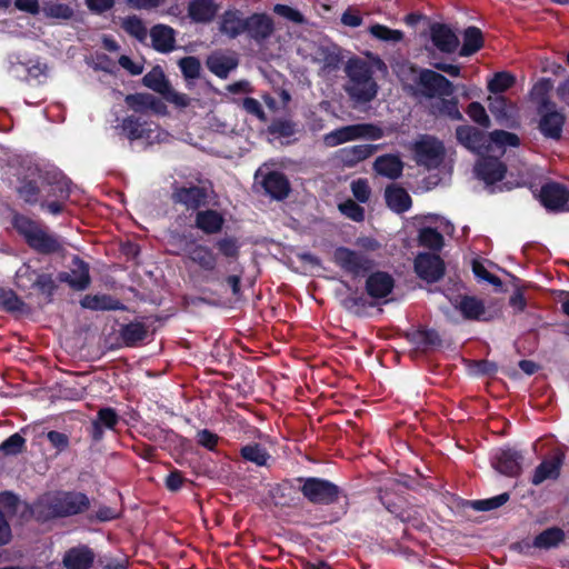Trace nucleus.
<instances>
[{
    "label": "nucleus",
    "mask_w": 569,
    "mask_h": 569,
    "mask_svg": "<svg viewBox=\"0 0 569 569\" xmlns=\"http://www.w3.org/2000/svg\"><path fill=\"white\" fill-rule=\"evenodd\" d=\"M11 223L13 229L24 239L29 248L40 254H53L62 250L58 237L48 233L36 220L14 212Z\"/></svg>",
    "instance_id": "obj_1"
},
{
    "label": "nucleus",
    "mask_w": 569,
    "mask_h": 569,
    "mask_svg": "<svg viewBox=\"0 0 569 569\" xmlns=\"http://www.w3.org/2000/svg\"><path fill=\"white\" fill-rule=\"evenodd\" d=\"M299 491L313 506H331L341 497L348 499L345 491L335 482L320 477H298Z\"/></svg>",
    "instance_id": "obj_2"
},
{
    "label": "nucleus",
    "mask_w": 569,
    "mask_h": 569,
    "mask_svg": "<svg viewBox=\"0 0 569 569\" xmlns=\"http://www.w3.org/2000/svg\"><path fill=\"white\" fill-rule=\"evenodd\" d=\"M413 94L426 99L451 97L455 92L453 83L443 74L431 69H419L415 78Z\"/></svg>",
    "instance_id": "obj_3"
},
{
    "label": "nucleus",
    "mask_w": 569,
    "mask_h": 569,
    "mask_svg": "<svg viewBox=\"0 0 569 569\" xmlns=\"http://www.w3.org/2000/svg\"><path fill=\"white\" fill-rule=\"evenodd\" d=\"M332 261L353 279L367 276L375 268L373 260L366 253L343 246L335 249Z\"/></svg>",
    "instance_id": "obj_4"
},
{
    "label": "nucleus",
    "mask_w": 569,
    "mask_h": 569,
    "mask_svg": "<svg viewBox=\"0 0 569 569\" xmlns=\"http://www.w3.org/2000/svg\"><path fill=\"white\" fill-rule=\"evenodd\" d=\"M177 239L183 242L184 257L207 273H213L218 267V253L204 243H199L192 234L178 233Z\"/></svg>",
    "instance_id": "obj_5"
},
{
    "label": "nucleus",
    "mask_w": 569,
    "mask_h": 569,
    "mask_svg": "<svg viewBox=\"0 0 569 569\" xmlns=\"http://www.w3.org/2000/svg\"><path fill=\"white\" fill-rule=\"evenodd\" d=\"M142 84L161 94L164 100L179 108L190 104V98L186 93L177 92L170 84L161 67H153L142 78Z\"/></svg>",
    "instance_id": "obj_6"
},
{
    "label": "nucleus",
    "mask_w": 569,
    "mask_h": 569,
    "mask_svg": "<svg viewBox=\"0 0 569 569\" xmlns=\"http://www.w3.org/2000/svg\"><path fill=\"white\" fill-rule=\"evenodd\" d=\"M21 518H34L36 521L40 523L61 519L57 493L46 492L37 498L32 503L23 502Z\"/></svg>",
    "instance_id": "obj_7"
},
{
    "label": "nucleus",
    "mask_w": 569,
    "mask_h": 569,
    "mask_svg": "<svg viewBox=\"0 0 569 569\" xmlns=\"http://www.w3.org/2000/svg\"><path fill=\"white\" fill-rule=\"evenodd\" d=\"M209 194L206 187L190 184V186H177L172 187L171 201L174 204H180L187 210L197 212L199 209L206 207Z\"/></svg>",
    "instance_id": "obj_8"
},
{
    "label": "nucleus",
    "mask_w": 569,
    "mask_h": 569,
    "mask_svg": "<svg viewBox=\"0 0 569 569\" xmlns=\"http://www.w3.org/2000/svg\"><path fill=\"white\" fill-rule=\"evenodd\" d=\"M413 267L417 276L428 283L438 282L446 272V266L441 257L430 252L418 253Z\"/></svg>",
    "instance_id": "obj_9"
},
{
    "label": "nucleus",
    "mask_w": 569,
    "mask_h": 569,
    "mask_svg": "<svg viewBox=\"0 0 569 569\" xmlns=\"http://www.w3.org/2000/svg\"><path fill=\"white\" fill-rule=\"evenodd\" d=\"M274 32V21L266 12L252 13L244 18V33L257 44L264 43Z\"/></svg>",
    "instance_id": "obj_10"
},
{
    "label": "nucleus",
    "mask_w": 569,
    "mask_h": 569,
    "mask_svg": "<svg viewBox=\"0 0 569 569\" xmlns=\"http://www.w3.org/2000/svg\"><path fill=\"white\" fill-rule=\"evenodd\" d=\"M537 114L539 116L538 129L540 133L546 139L559 141L562 137L566 116L557 110V106L541 110L538 109Z\"/></svg>",
    "instance_id": "obj_11"
},
{
    "label": "nucleus",
    "mask_w": 569,
    "mask_h": 569,
    "mask_svg": "<svg viewBox=\"0 0 569 569\" xmlns=\"http://www.w3.org/2000/svg\"><path fill=\"white\" fill-rule=\"evenodd\" d=\"M523 456L515 448H500L492 456V467L507 477H518L522 470Z\"/></svg>",
    "instance_id": "obj_12"
},
{
    "label": "nucleus",
    "mask_w": 569,
    "mask_h": 569,
    "mask_svg": "<svg viewBox=\"0 0 569 569\" xmlns=\"http://www.w3.org/2000/svg\"><path fill=\"white\" fill-rule=\"evenodd\" d=\"M42 196L46 199L68 200L71 181L62 172L47 171L40 176Z\"/></svg>",
    "instance_id": "obj_13"
},
{
    "label": "nucleus",
    "mask_w": 569,
    "mask_h": 569,
    "mask_svg": "<svg viewBox=\"0 0 569 569\" xmlns=\"http://www.w3.org/2000/svg\"><path fill=\"white\" fill-rule=\"evenodd\" d=\"M40 176L42 172L34 168L28 174L18 178L17 194L29 206L38 204L43 199Z\"/></svg>",
    "instance_id": "obj_14"
},
{
    "label": "nucleus",
    "mask_w": 569,
    "mask_h": 569,
    "mask_svg": "<svg viewBox=\"0 0 569 569\" xmlns=\"http://www.w3.org/2000/svg\"><path fill=\"white\" fill-rule=\"evenodd\" d=\"M61 518L81 515L89 510L90 499L80 491H56Z\"/></svg>",
    "instance_id": "obj_15"
},
{
    "label": "nucleus",
    "mask_w": 569,
    "mask_h": 569,
    "mask_svg": "<svg viewBox=\"0 0 569 569\" xmlns=\"http://www.w3.org/2000/svg\"><path fill=\"white\" fill-rule=\"evenodd\" d=\"M71 262V271L59 272L58 280L67 283L73 290L83 291L91 283L89 263L82 260L79 256H74Z\"/></svg>",
    "instance_id": "obj_16"
},
{
    "label": "nucleus",
    "mask_w": 569,
    "mask_h": 569,
    "mask_svg": "<svg viewBox=\"0 0 569 569\" xmlns=\"http://www.w3.org/2000/svg\"><path fill=\"white\" fill-rule=\"evenodd\" d=\"M456 308L466 320L488 322L495 318V313L486 308L483 300L476 296H459Z\"/></svg>",
    "instance_id": "obj_17"
},
{
    "label": "nucleus",
    "mask_w": 569,
    "mask_h": 569,
    "mask_svg": "<svg viewBox=\"0 0 569 569\" xmlns=\"http://www.w3.org/2000/svg\"><path fill=\"white\" fill-rule=\"evenodd\" d=\"M540 201L548 210L569 211V190L558 182H548L541 187Z\"/></svg>",
    "instance_id": "obj_18"
},
{
    "label": "nucleus",
    "mask_w": 569,
    "mask_h": 569,
    "mask_svg": "<svg viewBox=\"0 0 569 569\" xmlns=\"http://www.w3.org/2000/svg\"><path fill=\"white\" fill-rule=\"evenodd\" d=\"M405 338L421 352H430L442 346V339L436 329L420 326L407 331Z\"/></svg>",
    "instance_id": "obj_19"
},
{
    "label": "nucleus",
    "mask_w": 569,
    "mask_h": 569,
    "mask_svg": "<svg viewBox=\"0 0 569 569\" xmlns=\"http://www.w3.org/2000/svg\"><path fill=\"white\" fill-rule=\"evenodd\" d=\"M124 102L129 109L137 113H147L152 111L157 114H164L167 112V106L161 99L147 92H137L126 96Z\"/></svg>",
    "instance_id": "obj_20"
},
{
    "label": "nucleus",
    "mask_w": 569,
    "mask_h": 569,
    "mask_svg": "<svg viewBox=\"0 0 569 569\" xmlns=\"http://www.w3.org/2000/svg\"><path fill=\"white\" fill-rule=\"evenodd\" d=\"M475 172L487 184H495L505 178L507 166L496 157H485L476 163Z\"/></svg>",
    "instance_id": "obj_21"
},
{
    "label": "nucleus",
    "mask_w": 569,
    "mask_h": 569,
    "mask_svg": "<svg viewBox=\"0 0 569 569\" xmlns=\"http://www.w3.org/2000/svg\"><path fill=\"white\" fill-rule=\"evenodd\" d=\"M395 288V279L386 271L371 272L367 279L365 289L369 297L373 299L387 298Z\"/></svg>",
    "instance_id": "obj_22"
},
{
    "label": "nucleus",
    "mask_w": 569,
    "mask_h": 569,
    "mask_svg": "<svg viewBox=\"0 0 569 569\" xmlns=\"http://www.w3.org/2000/svg\"><path fill=\"white\" fill-rule=\"evenodd\" d=\"M456 138L460 144L473 152H481L489 148V137L480 129L472 126H459L456 129Z\"/></svg>",
    "instance_id": "obj_23"
},
{
    "label": "nucleus",
    "mask_w": 569,
    "mask_h": 569,
    "mask_svg": "<svg viewBox=\"0 0 569 569\" xmlns=\"http://www.w3.org/2000/svg\"><path fill=\"white\" fill-rule=\"evenodd\" d=\"M563 462L565 453L560 450H557L549 459L542 460L536 467L531 478V483L539 486L548 479H558Z\"/></svg>",
    "instance_id": "obj_24"
},
{
    "label": "nucleus",
    "mask_w": 569,
    "mask_h": 569,
    "mask_svg": "<svg viewBox=\"0 0 569 569\" xmlns=\"http://www.w3.org/2000/svg\"><path fill=\"white\" fill-rule=\"evenodd\" d=\"M260 183L264 192L276 200L286 199L291 191V186L287 176L281 171H268L262 177Z\"/></svg>",
    "instance_id": "obj_25"
},
{
    "label": "nucleus",
    "mask_w": 569,
    "mask_h": 569,
    "mask_svg": "<svg viewBox=\"0 0 569 569\" xmlns=\"http://www.w3.org/2000/svg\"><path fill=\"white\" fill-rule=\"evenodd\" d=\"M430 39L433 46L443 53H453L459 46L457 34L445 23H435L431 26Z\"/></svg>",
    "instance_id": "obj_26"
},
{
    "label": "nucleus",
    "mask_w": 569,
    "mask_h": 569,
    "mask_svg": "<svg viewBox=\"0 0 569 569\" xmlns=\"http://www.w3.org/2000/svg\"><path fill=\"white\" fill-rule=\"evenodd\" d=\"M381 147V144H356L346 147L338 151L337 157L345 167L353 168L359 162L370 158Z\"/></svg>",
    "instance_id": "obj_27"
},
{
    "label": "nucleus",
    "mask_w": 569,
    "mask_h": 569,
    "mask_svg": "<svg viewBox=\"0 0 569 569\" xmlns=\"http://www.w3.org/2000/svg\"><path fill=\"white\" fill-rule=\"evenodd\" d=\"M224 226V217L214 209H199L194 214V228L204 234L211 236L222 231Z\"/></svg>",
    "instance_id": "obj_28"
},
{
    "label": "nucleus",
    "mask_w": 569,
    "mask_h": 569,
    "mask_svg": "<svg viewBox=\"0 0 569 569\" xmlns=\"http://www.w3.org/2000/svg\"><path fill=\"white\" fill-rule=\"evenodd\" d=\"M94 552L88 546L72 547L64 552L62 565L66 569H90Z\"/></svg>",
    "instance_id": "obj_29"
},
{
    "label": "nucleus",
    "mask_w": 569,
    "mask_h": 569,
    "mask_svg": "<svg viewBox=\"0 0 569 569\" xmlns=\"http://www.w3.org/2000/svg\"><path fill=\"white\" fill-rule=\"evenodd\" d=\"M173 28L167 24H156L150 30L152 47L156 51L161 53H169L176 48Z\"/></svg>",
    "instance_id": "obj_30"
},
{
    "label": "nucleus",
    "mask_w": 569,
    "mask_h": 569,
    "mask_svg": "<svg viewBox=\"0 0 569 569\" xmlns=\"http://www.w3.org/2000/svg\"><path fill=\"white\" fill-rule=\"evenodd\" d=\"M415 152L420 161L438 163L445 153L442 142L432 137H427L415 144Z\"/></svg>",
    "instance_id": "obj_31"
},
{
    "label": "nucleus",
    "mask_w": 569,
    "mask_h": 569,
    "mask_svg": "<svg viewBox=\"0 0 569 569\" xmlns=\"http://www.w3.org/2000/svg\"><path fill=\"white\" fill-rule=\"evenodd\" d=\"M220 31L230 39H236L244 33L242 12L238 9L226 10L220 18Z\"/></svg>",
    "instance_id": "obj_32"
},
{
    "label": "nucleus",
    "mask_w": 569,
    "mask_h": 569,
    "mask_svg": "<svg viewBox=\"0 0 569 569\" xmlns=\"http://www.w3.org/2000/svg\"><path fill=\"white\" fill-rule=\"evenodd\" d=\"M373 170L388 179H398L403 171V162L397 154L379 156L373 162Z\"/></svg>",
    "instance_id": "obj_33"
},
{
    "label": "nucleus",
    "mask_w": 569,
    "mask_h": 569,
    "mask_svg": "<svg viewBox=\"0 0 569 569\" xmlns=\"http://www.w3.org/2000/svg\"><path fill=\"white\" fill-rule=\"evenodd\" d=\"M387 206L397 213L408 211L412 204V200L407 190L400 186H388L385 191Z\"/></svg>",
    "instance_id": "obj_34"
},
{
    "label": "nucleus",
    "mask_w": 569,
    "mask_h": 569,
    "mask_svg": "<svg viewBox=\"0 0 569 569\" xmlns=\"http://www.w3.org/2000/svg\"><path fill=\"white\" fill-rule=\"evenodd\" d=\"M217 11L218 7L213 0H191L188 6V16L197 23L212 21Z\"/></svg>",
    "instance_id": "obj_35"
},
{
    "label": "nucleus",
    "mask_w": 569,
    "mask_h": 569,
    "mask_svg": "<svg viewBox=\"0 0 569 569\" xmlns=\"http://www.w3.org/2000/svg\"><path fill=\"white\" fill-rule=\"evenodd\" d=\"M551 90L552 81L549 78H541L533 84L529 94L530 100L536 104V111L557 106L549 97Z\"/></svg>",
    "instance_id": "obj_36"
},
{
    "label": "nucleus",
    "mask_w": 569,
    "mask_h": 569,
    "mask_svg": "<svg viewBox=\"0 0 569 569\" xmlns=\"http://www.w3.org/2000/svg\"><path fill=\"white\" fill-rule=\"evenodd\" d=\"M148 336V329L143 322H129L121 326L119 337L128 348L137 347Z\"/></svg>",
    "instance_id": "obj_37"
},
{
    "label": "nucleus",
    "mask_w": 569,
    "mask_h": 569,
    "mask_svg": "<svg viewBox=\"0 0 569 569\" xmlns=\"http://www.w3.org/2000/svg\"><path fill=\"white\" fill-rule=\"evenodd\" d=\"M346 91L356 103L363 104L372 101L376 98L378 86L375 80H369L368 82L349 83V86L346 88Z\"/></svg>",
    "instance_id": "obj_38"
},
{
    "label": "nucleus",
    "mask_w": 569,
    "mask_h": 569,
    "mask_svg": "<svg viewBox=\"0 0 569 569\" xmlns=\"http://www.w3.org/2000/svg\"><path fill=\"white\" fill-rule=\"evenodd\" d=\"M566 538L565 531L559 527L547 528L537 535L533 539L532 546L538 549H551L558 547ZM527 548L531 545L526 543Z\"/></svg>",
    "instance_id": "obj_39"
},
{
    "label": "nucleus",
    "mask_w": 569,
    "mask_h": 569,
    "mask_svg": "<svg viewBox=\"0 0 569 569\" xmlns=\"http://www.w3.org/2000/svg\"><path fill=\"white\" fill-rule=\"evenodd\" d=\"M463 43L459 54L470 57L483 47V36L478 27L470 26L463 31Z\"/></svg>",
    "instance_id": "obj_40"
},
{
    "label": "nucleus",
    "mask_w": 569,
    "mask_h": 569,
    "mask_svg": "<svg viewBox=\"0 0 569 569\" xmlns=\"http://www.w3.org/2000/svg\"><path fill=\"white\" fill-rule=\"evenodd\" d=\"M206 63L208 69L221 79H226L237 67V61L233 58L223 54H211Z\"/></svg>",
    "instance_id": "obj_41"
},
{
    "label": "nucleus",
    "mask_w": 569,
    "mask_h": 569,
    "mask_svg": "<svg viewBox=\"0 0 569 569\" xmlns=\"http://www.w3.org/2000/svg\"><path fill=\"white\" fill-rule=\"evenodd\" d=\"M353 140H357L355 124L337 128L323 136V143L329 148H333Z\"/></svg>",
    "instance_id": "obj_42"
},
{
    "label": "nucleus",
    "mask_w": 569,
    "mask_h": 569,
    "mask_svg": "<svg viewBox=\"0 0 569 569\" xmlns=\"http://www.w3.org/2000/svg\"><path fill=\"white\" fill-rule=\"evenodd\" d=\"M213 247L229 261H236L240 257L241 244L234 236H224L214 241Z\"/></svg>",
    "instance_id": "obj_43"
},
{
    "label": "nucleus",
    "mask_w": 569,
    "mask_h": 569,
    "mask_svg": "<svg viewBox=\"0 0 569 569\" xmlns=\"http://www.w3.org/2000/svg\"><path fill=\"white\" fill-rule=\"evenodd\" d=\"M82 308L90 310H120L123 306L118 301L113 300L109 296H91L88 295L81 300Z\"/></svg>",
    "instance_id": "obj_44"
},
{
    "label": "nucleus",
    "mask_w": 569,
    "mask_h": 569,
    "mask_svg": "<svg viewBox=\"0 0 569 569\" xmlns=\"http://www.w3.org/2000/svg\"><path fill=\"white\" fill-rule=\"evenodd\" d=\"M240 456L243 460L254 463L256 466H267L270 455L260 443H249L240 449Z\"/></svg>",
    "instance_id": "obj_45"
},
{
    "label": "nucleus",
    "mask_w": 569,
    "mask_h": 569,
    "mask_svg": "<svg viewBox=\"0 0 569 569\" xmlns=\"http://www.w3.org/2000/svg\"><path fill=\"white\" fill-rule=\"evenodd\" d=\"M119 129L121 130V134L130 141L148 137L147 130L143 128V123H141L139 118L134 116H128L123 118Z\"/></svg>",
    "instance_id": "obj_46"
},
{
    "label": "nucleus",
    "mask_w": 569,
    "mask_h": 569,
    "mask_svg": "<svg viewBox=\"0 0 569 569\" xmlns=\"http://www.w3.org/2000/svg\"><path fill=\"white\" fill-rule=\"evenodd\" d=\"M41 11L47 18L69 20L73 17L74 11L70 4L61 3L54 0H44Z\"/></svg>",
    "instance_id": "obj_47"
},
{
    "label": "nucleus",
    "mask_w": 569,
    "mask_h": 569,
    "mask_svg": "<svg viewBox=\"0 0 569 569\" xmlns=\"http://www.w3.org/2000/svg\"><path fill=\"white\" fill-rule=\"evenodd\" d=\"M419 244L439 251L443 246V236L432 227H423L419 230L418 234Z\"/></svg>",
    "instance_id": "obj_48"
},
{
    "label": "nucleus",
    "mask_w": 569,
    "mask_h": 569,
    "mask_svg": "<svg viewBox=\"0 0 569 569\" xmlns=\"http://www.w3.org/2000/svg\"><path fill=\"white\" fill-rule=\"evenodd\" d=\"M121 28L138 41L143 42L147 39L148 30L143 21L136 14L126 17L121 22Z\"/></svg>",
    "instance_id": "obj_49"
},
{
    "label": "nucleus",
    "mask_w": 569,
    "mask_h": 569,
    "mask_svg": "<svg viewBox=\"0 0 569 569\" xmlns=\"http://www.w3.org/2000/svg\"><path fill=\"white\" fill-rule=\"evenodd\" d=\"M40 274L31 266L23 264L16 273V284L22 291L32 290Z\"/></svg>",
    "instance_id": "obj_50"
},
{
    "label": "nucleus",
    "mask_w": 569,
    "mask_h": 569,
    "mask_svg": "<svg viewBox=\"0 0 569 569\" xmlns=\"http://www.w3.org/2000/svg\"><path fill=\"white\" fill-rule=\"evenodd\" d=\"M0 307L7 312H21L26 307L24 301L12 290L0 288Z\"/></svg>",
    "instance_id": "obj_51"
},
{
    "label": "nucleus",
    "mask_w": 569,
    "mask_h": 569,
    "mask_svg": "<svg viewBox=\"0 0 569 569\" xmlns=\"http://www.w3.org/2000/svg\"><path fill=\"white\" fill-rule=\"evenodd\" d=\"M516 82V78L508 71H499L488 81L487 88L491 93L498 94L510 89Z\"/></svg>",
    "instance_id": "obj_52"
},
{
    "label": "nucleus",
    "mask_w": 569,
    "mask_h": 569,
    "mask_svg": "<svg viewBox=\"0 0 569 569\" xmlns=\"http://www.w3.org/2000/svg\"><path fill=\"white\" fill-rule=\"evenodd\" d=\"M509 499L510 495L508 492H502L488 499L471 500L469 503L476 511H490L503 506L509 501Z\"/></svg>",
    "instance_id": "obj_53"
},
{
    "label": "nucleus",
    "mask_w": 569,
    "mask_h": 569,
    "mask_svg": "<svg viewBox=\"0 0 569 569\" xmlns=\"http://www.w3.org/2000/svg\"><path fill=\"white\" fill-rule=\"evenodd\" d=\"M268 132L272 136L289 138L297 132V124L290 119H274L269 124Z\"/></svg>",
    "instance_id": "obj_54"
},
{
    "label": "nucleus",
    "mask_w": 569,
    "mask_h": 569,
    "mask_svg": "<svg viewBox=\"0 0 569 569\" xmlns=\"http://www.w3.org/2000/svg\"><path fill=\"white\" fill-rule=\"evenodd\" d=\"M347 74L350 83L368 82L369 80H373L371 70L362 61L349 63L347 67Z\"/></svg>",
    "instance_id": "obj_55"
},
{
    "label": "nucleus",
    "mask_w": 569,
    "mask_h": 569,
    "mask_svg": "<svg viewBox=\"0 0 569 569\" xmlns=\"http://www.w3.org/2000/svg\"><path fill=\"white\" fill-rule=\"evenodd\" d=\"M33 289L46 298L47 303H50L53 301V296L58 289V284L56 283L52 274L42 272Z\"/></svg>",
    "instance_id": "obj_56"
},
{
    "label": "nucleus",
    "mask_w": 569,
    "mask_h": 569,
    "mask_svg": "<svg viewBox=\"0 0 569 569\" xmlns=\"http://www.w3.org/2000/svg\"><path fill=\"white\" fill-rule=\"evenodd\" d=\"M26 442L27 440L20 433L16 432L0 445V452L4 456H17L26 450Z\"/></svg>",
    "instance_id": "obj_57"
},
{
    "label": "nucleus",
    "mask_w": 569,
    "mask_h": 569,
    "mask_svg": "<svg viewBox=\"0 0 569 569\" xmlns=\"http://www.w3.org/2000/svg\"><path fill=\"white\" fill-rule=\"evenodd\" d=\"M369 32L376 39L387 42H399L403 38L402 31L390 29L389 27L379 23L372 24L369 28Z\"/></svg>",
    "instance_id": "obj_58"
},
{
    "label": "nucleus",
    "mask_w": 569,
    "mask_h": 569,
    "mask_svg": "<svg viewBox=\"0 0 569 569\" xmlns=\"http://www.w3.org/2000/svg\"><path fill=\"white\" fill-rule=\"evenodd\" d=\"M178 64L186 79H197L200 77L201 63L197 57H183L178 61Z\"/></svg>",
    "instance_id": "obj_59"
},
{
    "label": "nucleus",
    "mask_w": 569,
    "mask_h": 569,
    "mask_svg": "<svg viewBox=\"0 0 569 569\" xmlns=\"http://www.w3.org/2000/svg\"><path fill=\"white\" fill-rule=\"evenodd\" d=\"M493 142L498 147H518L520 144L519 137L506 130H493L489 133V143Z\"/></svg>",
    "instance_id": "obj_60"
},
{
    "label": "nucleus",
    "mask_w": 569,
    "mask_h": 569,
    "mask_svg": "<svg viewBox=\"0 0 569 569\" xmlns=\"http://www.w3.org/2000/svg\"><path fill=\"white\" fill-rule=\"evenodd\" d=\"M357 139L379 140L385 137L382 127L375 123H356Z\"/></svg>",
    "instance_id": "obj_61"
},
{
    "label": "nucleus",
    "mask_w": 569,
    "mask_h": 569,
    "mask_svg": "<svg viewBox=\"0 0 569 569\" xmlns=\"http://www.w3.org/2000/svg\"><path fill=\"white\" fill-rule=\"evenodd\" d=\"M466 112L473 122L478 123L482 128L490 127V119L487 114L485 107L480 102H470L467 107Z\"/></svg>",
    "instance_id": "obj_62"
},
{
    "label": "nucleus",
    "mask_w": 569,
    "mask_h": 569,
    "mask_svg": "<svg viewBox=\"0 0 569 569\" xmlns=\"http://www.w3.org/2000/svg\"><path fill=\"white\" fill-rule=\"evenodd\" d=\"M340 212L355 222L365 220V209L352 199H348L339 204Z\"/></svg>",
    "instance_id": "obj_63"
},
{
    "label": "nucleus",
    "mask_w": 569,
    "mask_h": 569,
    "mask_svg": "<svg viewBox=\"0 0 569 569\" xmlns=\"http://www.w3.org/2000/svg\"><path fill=\"white\" fill-rule=\"evenodd\" d=\"M292 490H293V487H292L291 482L288 480L278 485L273 489V498L276 499V505L281 506V507L292 506L293 498L290 497Z\"/></svg>",
    "instance_id": "obj_64"
}]
</instances>
